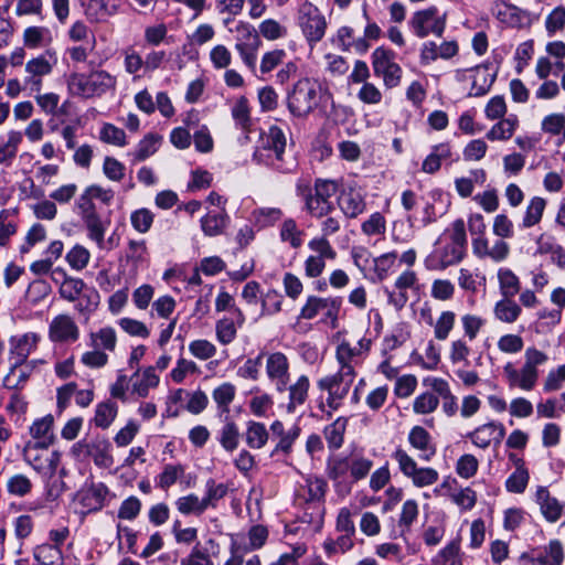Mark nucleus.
<instances>
[{"label":"nucleus","mask_w":565,"mask_h":565,"mask_svg":"<svg viewBox=\"0 0 565 565\" xmlns=\"http://www.w3.org/2000/svg\"><path fill=\"white\" fill-rule=\"evenodd\" d=\"M309 387V377L303 374L298 376L295 383L290 385L288 384L286 391H288L287 411L289 413H294L296 408L302 406L306 403L308 398Z\"/></svg>","instance_id":"30"},{"label":"nucleus","mask_w":565,"mask_h":565,"mask_svg":"<svg viewBox=\"0 0 565 565\" xmlns=\"http://www.w3.org/2000/svg\"><path fill=\"white\" fill-rule=\"evenodd\" d=\"M533 498L541 515L546 522L556 523L561 520L565 511V503L554 497L547 487L537 486Z\"/></svg>","instance_id":"17"},{"label":"nucleus","mask_w":565,"mask_h":565,"mask_svg":"<svg viewBox=\"0 0 565 565\" xmlns=\"http://www.w3.org/2000/svg\"><path fill=\"white\" fill-rule=\"evenodd\" d=\"M305 233L300 230L292 218H287L280 227V239L288 243L292 248H299L302 245Z\"/></svg>","instance_id":"46"},{"label":"nucleus","mask_w":565,"mask_h":565,"mask_svg":"<svg viewBox=\"0 0 565 565\" xmlns=\"http://www.w3.org/2000/svg\"><path fill=\"white\" fill-rule=\"evenodd\" d=\"M50 39V30L44 26H29L23 33L24 45L30 49L40 47Z\"/></svg>","instance_id":"59"},{"label":"nucleus","mask_w":565,"mask_h":565,"mask_svg":"<svg viewBox=\"0 0 565 565\" xmlns=\"http://www.w3.org/2000/svg\"><path fill=\"white\" fill-rule=\"evenodd\" d=\"M49 448L50 446L24 444L22 449L23 460L45 479L55 476L61 461L60 451H50Z\"/></svg>","instance_id":"8"},{"label":"nucleus","mask_w":565,"mask_h":565,"mask_svg":"<svg viewBox=\"0 0 565 565\" xmlns=\"http://www.w3.org/2000/svg\"><path fill=\"white\" fill-rule=\"evenodd\" d=\"M466 256V252L455 245L446 243L435 248L426 258L425 267L428 270H445L459 264Z\"/></svg>","instance_id":"16"},{"label":"nucleus","mask_w":565,"mask_h":565,"mask_svg":"<svg viewBox=\"0 0 565 565\" xmlns=\"http://www.w3.org/2000/svg\"><path fill=\"white\" fill-rule=\"evenodd\" d=\"M88 75L89 98L100 97L108 92H115L117 86L116 76L105 70H94Z\"/></svg>","instance_id":"26"},{"label":"nucleus","mask_w":565,"mask_h":565,"mask_svg":"<svg viewBox=\"0 0 565 565\" xmlns=\"http://www.w3.org/2000/svg\"><path fill=\"white\" fill-rule=\"evenodd\" d=\"M269 434L266 426L259 422H248L245 440L249 448L262 449L268 441Z\"/></svg>","instance_id":"37"},{"label":"nucleus","mask_w":565,"mask_h":565,"mask_svg":"<svg viewBox=\"0 0 565 565\" xmlns=\"http://www.w3.org/2000/svg\"><path fill=\"white\" fill-rule=\"evenodd\" d=\"M286 136L277 126H270L260 137V146L254 152V160L287 173L294 168L292 161L285 160Z\"/></svg>","instance_id":"3"},{"label":"nucleus","mask_w":565,"mask_h":565,"mask_svg":"<svg viewBox=\"0 0 565 565\" xmlns=\"http://www.w3.org/2000/svg\"><path fill=\"white\" fill-rule=\"evenodd\" d=\"M40 335L35 332H26L10 338V354L18 363H25L28 356L36 349Z\"/></svg>","instance_id":"24"},{"label":"nucleus","mask_w":565,"mask_h":565,"mask_svg":"<svg viewBox=\"0 0 565 565\" xmlns=\"http://www.w3.org/2000/svg\"><path fill=\"white\" fill-rule=\"evenodd\" d=\"M232 117L238 128L248 130L252 125L250 108L245 96L238 97L231 110Z\"/></svg>","instance_id":"45"},{"label":"nucleus","mask_w":565,"mask_h":565,"mask_svg":"<svg viewBox=\"0 0 565 565\" xmlns=\"http://www.w3.org/2000/svg\"><path fill=\"white\" fill-rule=\"evenodd\" d=\"M372 68L375 76L382 78L383 85L391 89L402 82L403 70L396 62V54L385 46H377L371 55Z\"/></svg>","instance_id":"7"},{"label":"nucleus","mask_w":565,"mask_h":565,"mask_svg":"<svg viewBox=\"0 0 565 565\" xmlns=\"http://www.w3.org/2000/svg\"><path fill=\"white\" fill-rule=\"evenodd\" d=\"M265 372L269 383L277 392H286L290 382V363L282 352L265 353Z\"/></svg>","instance_id":"13"},{"label":"nucleus","mask_w":565,"mask_h":565,"mask_svg":"<svg viewBox=\"0 0 565 565\" xmlns=\"http://www.w3.org/2000/svg\"><path fill=\"white\" fill-rule=\"evenodd\" d=\"M354 380V377L334 373L321 377L317 382L318 388L328 393L326 402L331 411H338L342 406L343 401L348 396Z\"/></svg>","instance_id":"12"},{"label":"nucleus","mask_w":565,"mask_h":565,"mask_svg":"<svg viewBox=\"0 0 565 565\" xmlns=\"http://www.w3.org/2000/svg\"><path fill=\"white\" fill-rule=\"evenodd\" d=\"M341 305L342 299L340 297H319L310 295L301 306L297 320H313L321 315V322L335 328L338 326Z\"/></svg>","instance_id":"5"},{"label":"nucleus","mask_w":565,"mask_h":565,"mask_svg":"<svg viewBox=\"0 0 565 565\" xmlns=\"http://www.w3.org/2000/svg\"><path fill=\"white\" fill-rule=\"evenodd\" d=\"M505 435L503 424L499 422H490L478 426L468 437L472 444L481 449L488 448L491 444L498 446Z\"/></svg>","instance_id":"22"},{"label":"nucleus","mask_w":565,"mask_h":565,"mask_svg":"<svg viewBox=\"0 0 565 565\" xmlns=\"http://www.w3.org/2000/svg\"><path fill=\"white\" fill-rule=\"evenodd\" d=\"M83 7L86 17L93 22L105 21L114 13V11L108 8L105 0H87L83 2Z\"/></svg>","instance_id":"56"},{"label":"nucleus","mask_w":565,"mask_h":565,"mask_svg":"<svg viewBox=\"0 0 565 565\" xmlns=\"http://www.w3.org/2000/svg\"><path fill=\"white\" fill-rule=\"evenodd\" d=\"M159 376L153 367H147L138 382L134 383L132 390L139 397H146L150 388L158 386Z\"/></svg>","instance_id":"62"},{"label":"nucleus","mask_w":565,"mask_h":565,"mask_svg":"<svg viewBox=\"0 0 565 565\" xmlns=\"http://www.w3.org/2000/svg\"><path fill=\"white\" fill-rule=\"evenodd\" d=\"M54 417L47 414L36 418L29 427L30 439L25 444H36L40 446H52L55 440L53 433Z\"/></svg>","instance_id":"23"},{"label":"nucleus","mask_w":565,"mask_h":565,"mask_svg":"<svg viewBox=\"0 0 565 565\" xmlns=\"http://www.w3.org/2000/svg\"><path fill=\"white\" fill-rule=\"evenodd\" d=\"M497 277L502 297H514L520 292L521 281L510 268H499Z\"/></svg>","instance_id":"36"},{"label":"nucleus","mask_w":565,"mask_h":565,"mask_svg":"<svg viewBox=\"0 0 565 565\" xmlns=\"http://www.w3.org/2000/svg\"><path fill=\"white\" fill-rule=\"evenodd\" d=\"M90 347L93 349L110 351L113 352L116 349L117 344V335L116 331L111 327H105L99 329L96 332H92L89 334Z\"/></svg>","instance_id":"38"},{"label":"nucleus","mask_w":565,"mask_h":565,"mask_svg":"<svg viewBox=\"0 0 565 565\" xmlns=\"http://www.w3.org/2000/svg\"><path fill=\"white\" fill-rule=\"evenodd\" d=\"M320 84L311 78L298 79L287 94V107L290 114L298 118H306L319 105Z\"/></svg>","instance_id":"4"},{"label":"nucleus","mask_w":565,"mask_h":565,"mask_svg":"<svg viewBox=\"0 0 565 565\" xmlns=\"http://www.w3.org/2000/svg\"><path fill=\"white\" fill-rule=\"evenodd\" d=\"M497 120L498 122L486 134V138L490 141H507L512 138L520 124L519 117L515 114H511Z\"/></svg>","instance_id":"29"},{"label":"nucleus","mask_w":565,"mask_h":565,"mask_svg":"<svg viewBox=\"0 0 565 565\" xmlns=\"http://www.w3.org/2000/svg\"><path fill=\"white\" fill-rule=\"evenodd\" d=\"M547 565H562L564 561V547L558 540H551L547 545L539 550Z\"/></svg>","instance_id":"64"},{"label":"nucleus","mask_w":565,"mask_h":565,"mask_svg":"<svg viewBox=\"0 0 565 565\" xmlns=\"http://www.w3.org/2000/svg\"><path fill=\"white\" fill-rule=\"evenodd\" d=\"M162 142V137L157 134H147L137 145L132 156L136 161H145L154 154Z\"/></svg>","instance_id":"40"},{"label":"nucleus","mask_w":565,"mask_h":565,"mask_svg":"<svg viewBox=\"0 0 565 565\" xmlns=\"http://www.w3.org/2000/svg\"><path fill=\"white\" fill-rule=\"evenodd\" d=\"M417 284V275L414 270L403 271L394 282V289L385 288L387 301L395 309L401 310L408 301L407 290L412 289Z\"/></svg>","instance_id":"21"},{"label":"nucleus","mask_w":565,"mask_h":565,"mask_svg":"<svg viewBox=\"0 0 565 565\" xmlns=\"http://www.w3.org/2000/svg\"><path fill=\"white\" fill-rule=\"evenodd\" d=\"M297 24L310 47L320 42L327 30V20L320 9L306 0L297 11Z\"/></svg>","instance_id":"6"},{"label":"nucleus","mask_w":565,"mask_h":565,"mask_svg":"<svg viewBox=\"0 0 565 565\" xmlns=\"http://www.w3.org/2000/svg\"><path fill=\"white\" fill-rule=\"evenodd\" d=\"M23 134L18 130H9L7 140L0 141V164L9 168L17 158L18 149L22 142Z\"/></svg>","instance_id":"32"},{"label":"nucleus","mask_w":565,"mask_h":565,"mask_svg":"<svg viewBox=\"0 0 565 565\" xmlns=\"http://www.w3.org/2000/svg\"><path fill=\"white\" fill-rule=\"evenodd\" d=\"M281 216L282 211L278 207H259L252 213V220L259 228L273 226Z\"/></svg>","instance_id":"50"},{"label":"nucleus","mask_w":565,"mask_h":565,"mask_svg":"<svg viewBox=\"0 0 565 565\" xmlns=\"http://www.w3.org/2000/svg\"><path fill=\"white\" fill-rule=\"evenodd\" d=\"M456 78L459 82L471 81L470 96H482L492 86L495 75L490 72L488 65H478L472 68L458 70Z\"/></svg>","instance_id":"15"},{"label":"nucleus","mask_w":565,"mask_h":565,"mask_svg":"<svg viewBox=\"0 0 565 565\" xmlns=\"http://www.w3.org/2000/svg\"><path fill=\"white\" fill-rule=\"evenodd\" d=\"M497 345L504 354H518L524 348V340L520 334L505 333L498 339Z\"/></svg>","instance_id":"63"},{"label":"nucleus","mask_w":565,"mask_h":565,"mask_svg":"<svg viewBox=\"0 0 565 565\" xmlns=\"http://www.w3.org/2000/svg\"><path fill=\"white\" fill-rule=\"evenodd\" d=\"M355 534H349V533H342L337 539H327L323 542V550L328 557H331L337 554H344L348 551H350L354 543H353V536Z\"/></svg>","instance_id":"47"},{"label":"nucleus","mask_w":565,"mask_h":565,"mask_svg":"<svg viewBox=\"0 0 565 565\" xmlns=\"http://www.w3.org/2000/svg\"><path fill=\"white\" fill-rule=\"evenodd\" d=\"M239 429L236 423L226 417L225 424L218 433V441L224 450L233 452L239 444Z\"/></svg>","instance_id":"39"},{"label":"nucleus","mask_w":565,"mask_h":565,"mask_svg":"<svg viewBox=\"0 0 565 565\" xmlns=\"http://www.w3.org/2000/svg\"><path fill=\"white\" fill-rule=\"evenodd\" d=\"M175 508L183 515H201L207 510L203 499L199 498L195 493L178 498Z\"/></svg>","instance_id":"43"},{"label":"nucleus","mask_w":565,"mask_h":565,"mask_svg":"<svg viewBox=\"0 0 565 565\" xmlns=\"http://www.w3.org/2000/svg\"><path fill=\"white\" fill-rule=\"evenodd\" d=\"M545 206L546 201L543 198H532L526 206V211L522 220V226L529 228L540 223Z\"/></svg>","instance_id":"48"},{"label":"nucleus","mask_w":565,"mask_h":565,"mask_svg":"<svg viewBox=\"0 0 565 565\" xmlns=\"http://www.w3.org/2000/svg\"><path fill=\"white\" fill-rule=\"evenodd\" d=\"M68 93L75 97L89 98L88 75L84 73H71L66 79Z\"/></svg>","instance_id":"53"},{"label":"nucleus","mask_w":565,"mask_h":565,"mask_svg":"<svg viewBox=\"0 0 565 565\" xmlns=\"http://www.w3.org/2000/svg\"><path fill=\"white\" fill-rule=\"evenodd\" d=\"M30 375L29 366L25 363H18L10 369L3 380V384L9 390H18L23 386Z\"/></svg>","instance_id":"49"},{"label":"nucleus","mask_w":565,"mask_h":565,"mask_svg":"<svg viewBox=\"0 0 565 565\" xmlns=\"http://www.w3.org/2000/svg\"><path fill=\"white\" fill-rule=\"evenodd\" d=\"M459 541H451L434 558L436 565H461Z\"/></svg>","instance_id":"61"},{"label":"nucleus","mask_w":565,"mask_h":565,"mask_svg":"<svg viewBox=\"0 0 565 565\" xmlns=\"http://www.w3.org/2000/svg\"><path fill=\"white\" fill-rule=\"evenodd\" d=\"M86 289V284L82 278L71 277L65 284L58 287V295L68 302H75Z\"/></svg>","instance_id":"58"},{"label":"nucleus","mask_w":565,"mask_h":565,"mask_svg":"<svg viewBox=\"0 0 565 565\" xmlns=\"http://www.w3.org/2000/svg\"><path fill=\"white\" fill-rule=\"evenodd\" d=\"M370 349V340L362 339L358 347L351 345L348 341H342L335 349V360L338 362V372L340 375L356 377L355 367L360 363L362 350Z\"/></svg>","instance_id":"14"},{"label":"nucleus","mask_w":565,"mask_h":565,"mask_svg":"<svg viewBox=\"0 0 565 565\" xmlns=\"http://www.w3.org/2000/svg\"><path fill=\"white\" fill-rule=\"evenodd\" d=\"M492 14L503 24L518 28L524 21V12L513 4L498 1L491 9Z\"/></svg>","instance_id":"31"},{"label":"nucleus","mask_w":565,"mask_h":565,"mask_svg":"<svg viewBox=\"0 0 565 565\" xmlns=\"http://www.w3.org/2000/svg\"><path fill=\"white\" fill-rule=\"evenodd\" d=\"M408 23L413 33L419 39L429 34L440 38L446 29V13H440L434 6L428 7L414 12Z\"/></svg>","instance_id":"10"},{"label":"nucleus","mask_w":565,"mask_h":565,"mask_svg":"<svg viewBox=\"0 0 565 565\" xmlns=\"http://www.w3.org/2000/svg\"><path fill=\"white\" fill-rule=\"evenodd\" d=\"M337 192V183L330 180H317L315 193L306 198V207L311 216L322 218L334 210L330 199Z\"/></svg>","instance_id":"11"},{"label":"nucleus","mask_w":565,"mask_h":565,"mask_svg":"<svg viewBox=\"0 0 565 565\" xmlns=\"http://www.w3.org/2000/svg\"><path fill=\"white\" fill-rule=\"evenodd\" d=\"M49 338L52 342H75L79 338L78 326L71 316L57 315L49 326Z\"/></svg>","instance_id":"19"},{"label":"nucleus","mask_w":565,"mask_h":565,"mask_svg":"<svg viewBox=\"0 0 565 565\" xmlns=\"http://www.w3.org/2000/svg\"><path fill=\"white\" fill-rule=\"evenodd\" d=\"M228 492L225 483H216L214 479H209L205 483V494L202 498L206 509L216 508L217 502Z\"/></svg>","instance_id":"55"},{"label":"nucleus","mask_w":565,"mask_h":565,"mask_svg":"<svg viewBox=\"0 0 565 565\" xmlns=\"http://www.w3.org/2000/svg\"><path fill=\"white\" fill-rule=\"evenodd\" d=\"M215 334L221 344L227 345L235 340L237 327L230 318L220 319L215 324Z\"/></svg>","instance_id":"60"},{"label":"nucleus","mask_w":565,"mask_h":565,"mask_svg":"<svg viewBox=\"0 0 565 565\" xmlns=\"http://www.w3.org/2000/svg\"><path fill=\"white\" fill-rule=\"evenodd\" d=\"M63 250L64 244L62 241H52L44 250V258L33 262L30 265V271L36 276L47 275L54 263L63 255Z\"/></svg>","instance_id":"27"},{"label":"nucleus","mask_w":565,"mask_h":565,"mask_svg":"<svg viewBox=\"0 0 565 565\" xmlns=\"http://www.w3.org/2000/svg\"><path fill=\"white\" fill-rule=\"evenodd\" d=\"M521 313L522 308L513 300V297H503L493 307L494 318L504 323H514Z\"/></svg>","instance_id":"33"},{"label":"nucleus","mask_w":565,"mask_h":565,"mask_svg":"<svg viewBox=\"0 0 565 565\" xmlns=\"http://www.w3.org/2000/svg\"><path fill=\"white\" fill-rule=\"evenodd\" d=\"M227 220L226 214L207 213L201 218V228L206 236H218L225 230Z\"/></svg>","instance_id":"42"},{"label":"nucleus","mask_w":565,"mask_h":565,"mask_svg":"<svg viewBox=\"0 0 565 565\" xmlns=\"http://www.w3.org/2000/svg\"><path fill=\"white\" fill-rule=\"evenodd\" d=\"M409 445L419 452L418 458L429 461L436 454L430 434L422 426H414L408 433Z\"/></svg>","instance_id":"25"},{"label":"nucleus","mask_w":565,"mask_h":565,"mask_svg":"<svg viewBox=\"0 0 565 565\" xmlns=\"http://www.w3.org/2000/svg\"><path fill=\"white\" fill-rule=\"evenodd\" d=\"M510 459L513 460L515 470L505 480V489L510 493L521 494L525 491L529 484L530 473L523 459L518 458L514 455H510Z\"/></svg>","instance_id":"28"},{"label":"nucleus","mask_w":565,"mask_h":565,"mask_svg":"<svg viewBox=\"0 0 565 565\" xmlns=\"http://www.w3.org/2000/svg\"><path fill=\"white\" fill-rule=\"evenodd\" d=\"M33 557L40 565H64L63 553L56 545L43 543L35 546Z\"/></svg>","instance_id":"34"},{"label":"nucleus","mask_w":565,"mask_h":565,"mask_svg":"<svg viewBox=\"0 0 565 565\" xmlns=\"http://www.w3.org/2000/svg\"><path fill=\"white\" fill-rule=\"evenodd\" d=\"M65 260L72 269L81 271L87 267L90 252L83 245L76 244L66 253Z\"/></svg>","instance_id":"51"},{"label":"nucleus","mask_w":565,"mask_h":565,"mask_svg":"<svg viewBox=\"0 0 565 565\" xmlns=\"http://www.w3.org/2000/svg\"><path fill=\"white\" fill-rule=\"evenodd\" d=\"M418 503L414 499L406 500L403 503L398 519V527L401 529L402 534L409 532L411 526L418 518Z\"/></svg>","instance_id":"57"},{"label":"nucleus","mask_w":565,"mask_h":565,"mask_svg":"<svg viewBox=\"0 0 565 565\" xmlns=\"http://www.w3.org/2000/svg\"><path fill=\"white\" fill-rule=\"evenodd\" d=\"M117 405L110 401L96 406L94 424L99 428H108L117 416Z\"/></svg>","instance_id":"52"},{"label":"nucleus","mask_w":565,"mask_h":565,"mask_svg":"<svg viewBox=\"0 0 565 565\" xmlns=\"http://www.w3.org/2000/svg\"><path fill=\"white\" fill-rule=\"evenodd\" d=\"M362 17L365 21L362 35L349 25H342L338 29L335 43L343 52L364 55L372 46V42L379 41L383 36L381 26L369 15L366 7L362 9Z\"/></svg>","instance_id":"2"},{"label":"nucleus","mask_w":565,"mask_h":565,"mask_svg":"<svg viewBox=\"0 0 565 565\" xmlns=\"http://www.w3.org/2000/svg\"><path fill=\"white\" fill-rule=\"evenodd\" d=\"M338 206L345 217L356 218L366 210L365 193L355 185H349L340 192Z\"/></svg>","instance_id":"18"},{"label":"nucleus","mask_w":565,"mask_h":565,"mask_svg":"<svg viewBox=\"0 0 565 565\" xmlns=\"http://www.w3.org/2000/svg\"><path fill=\"white\" fill-rule=\"evenodd\" d=\"M85 448V452L93 459L94 463L100 468H110L114 465L111 455V444L104 437H97L87 444L77 443L73 446V451Z\"/></svg>","instance_id":"20"},{"label":"nucleus","mask_w":565,"mask_h":565,"mask_svg":"<svg viewBox=\"0 0 565 565\" xmlns=\"http://www.w3.org/2000/svg\"><path fill=\"white\" fill-rule=\"evenodd\" d=\"M347 423L348 420L345 418L339 417L324 428L323 435L329 448L338 449L342 446Z\"/></svg>","instance_id":"44"},{"label":"nucleus","mask_w":565,"mask_h":565,"mask_svg":"<svg viewBox=\"0 0 565 565\" xmlns=\"http://www.w3.org/2000/svg\"><path fill=\"white\" fill-rule=\"evenodd\" d=\"M392 458L397 462L401 472L417 488L433 486L439 479V473L430 467H418L415 459L403 448H397Z\"/></svg>","instance_id":"9"},{"label":"nucleus","mask_w":565,"mask_h":565,"mask_svg":"<svg viewBox=\"0 0 565 565\" xmlns=\"http://www.w3.org/2000/svg\"><path fill=\"white\" fill-rule=\"evenodd\" d=\"M548 361L544 351L531 345L524 350L523 363L520 367L512 361L507 362L502 367V376L510 390L531 392L537 385L540 379V366Z\"/></svg>","instance_id":"1"},{"label":"nucleus","mask_w":565,"mask_h":565,"mask_svg":"<svg viewBox=\"0 0 565 565\" xmlns=\"http://www.w3.org/2000/svg\"><path fill=\"white\" fill-rule=\"evenodd\" d=\"M236 395V387L234 384L225 382L215 387L212 392V398L216 403L221 414L230 413V405Z\"/></svg>","instance_id":"41"},{"label":"nucleus","mask_w":565,"mask_h":565,"mask_svg":"<svg viewBox=\"0 0 565 565\" xmlns=\"http://www.w3.org/2000/svg\"><path fill=\"white\" fill-rule=\"evenodd\" d=\"M231 32H235V49L243 46L260 45V39L254 26L247 22L238 21L234 29H230Z\"/></svg>","instance_id":"35"},{"label":"nucleus","mask_w":565,"mask_h":565,"mask_svg":"<svg viewBox=\"0 0 565 565\" xmlns=\"http://www.w3.org/2000/svg\"><path fill=\"white\" fill-rule=\"evenodd\" d=\"M83 222L87 228L88 238L94 241L98 248H105V232L107 226L103 223L99 215L96 214L87 217L83 220Z\"/></svg>","instance_id":"54"}]
</instances>
